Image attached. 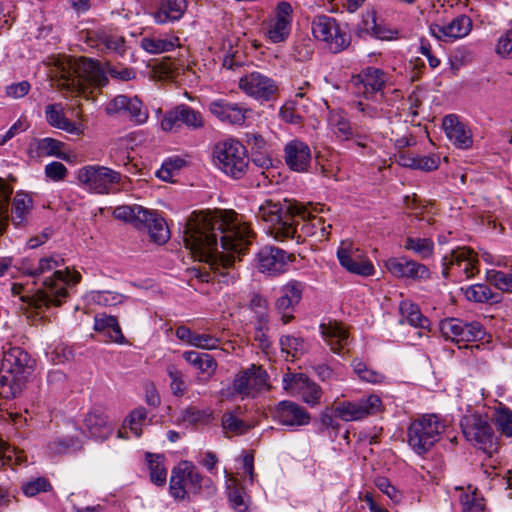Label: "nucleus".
Wrapping results in <instances>:
<instances>
[{
  "instance_id": "bb28decb",
  "label": "nucleus",
  "mask_w": 512,
  "mask_h": 512,
  "mask_svg": "<svg viewBox=\"0 0 512 512\" xmlns=\"http://www.w3.org/2000/svg\"><path fill=\"white\" fill-rule=\"evenodd\" d=\"M319 329L332 352L343 355L348 351L346 348L350 344V334L343 323L330 320L327 323H321Z\"/></svg>"
},
{
  "instance_id": "6e6552de",
  "label": "nucleus",
  "mask_w": 512,
  "mask_h": 512,
  "mask_svg": "<svg viewBox=\"0 0 512 512\" xmlns=\"http://www.w3.org/2000/svg\"><path fill=\"white\" fill-rule=\"evenodd\" d=\"M460 426L467 441L490 455L497 452L496 436L487 415L479 413L465 415L461 419Z\"/></svg>"
},
{
  "instance_id": "a211bd4d",
  "label": "nucleus",
  "mask_w": 512,
  "mask_h": 512,
  "mask_svg": "<svg viewBox=\"0 0 512 512\" xmlns=\"http://www.w3.org/2000/svg\"><path fill=\"white\" fill-rule=\"evenodd\" d=\"M209 112L224 124L244 125L252 110L245 103L232 102L227 98H217L209 103Z\"/></svg>"
},
{
  "instance_id": "49530a36",
  "label": "nucleus",
  "mask_w": 512,
  "mask_h": 512,
  "mask_svg": "<svg viewBox=\"0 0 512 512\" xmlns=\"http://www.w3.org/2000/svg\"><path fill=\"white\" fill-rule=\"evenodd\" d=\"M146 460L150 471V480L157 486H163L167 479V469L164 466V456L159 454H146Z\"/></svg>"
},
{
  "instance_id": "58836bf2",
  "label": "nucleus",
  "mask_w": 512,
  "mask_h": 512,
  "mask_svg": "<svg viewBox=\"0 0 512 512\" xmlns=\"http://www.w3.org/2000/svg\"><path fill=\"white\" fill-rule=\"evenodd\" d=\"M33 207L32 198L22 192L16 193L12 203L11 220L17 227L23 226L27 222V216Z\"/></svg>"
},
{
  "instance_id": "a18cd8bd",
  "label": "nucleus",
  "mask_w": 512,
  "mask_h": 512,
  "mask_svg": "<svg viewBox=\"0 0 512 512\" xmlns=\"http://www.w3.org/2000/svg\"><path fill=\"white\" fill-rule=\"evenodd\" d=\"M147 209H144L139 205H122L118 206L113 211L114 218L118 220H123L125 222H129L134 225V227H139L140 222L146 220Z\"/></svg>"
},
{
  "instance_id": "a878e982",
  "label": "nucleus",
  "mask_w": 512,
  "mask_h": 512,
  "mask_svg": "<svg viewBox=\"0 0 512 512\" xmlns=\"http://www.w3.org/2000/svg\"><path fill=\"white\" fill-rule=\"evenodd\" d=\"M106 111L108 114H128L130 119L136 124H143L148 119V111L137 97L131 98L125 95H118L108 103Z\"/></svg>"
},
{
  "instance_id": "4468645a",
  "label": "nucleus",
  "mask_w": 512,
  "mask_h": 512,
  "mask_svg": "<svg viewBox=\"0 0 512 512\" xmlns=\"http://www.w3.org/2000/svg\"><path fill=\"white\" fill-rule=\"evenodd\" d=\"M478 264L477 254L471 248L458 247L444 256L442 276L448 278L452 275L460 279H469L479 272Z\"/></svg>"
},
{
  "instance_id": "680f3d73",
  "label": "nucleus",
  "mask_w": 512,
  "mask_h": 512,
  "mask_svg": "<svg viewBox=\"0 0 512 512\" xmlns=\"http://www.w3.org/2000/svg\"><path fill=\"white\" fill-rule=\"evenodd\" d=\"M375 486L384 493L394 503H399L402 499L401 492L391 484L390 480L386 477H376L374 480Z\"/></svg>"
},
{
  "instance_id": "052dcab7",
  "label": "nucleus",
  "mask_w": 512,
  "mask_h": 512,
  "mask_svg": "<svg viewBox=\"0 0 512 512\" xmlns=\"http://www.w3.org/2000/svg\"><path fill=\"white\" fill-rule=\"evenodd\" d=\"M348 141H351L353 146L361 149L362 155L373 156L375 154V150L370 145L372 138L367 133L358 132L353 129L352 137Z\"/></svg>"
},
{
  "instance_id": "338daca9",
  "label": "nucleus",
  "mask_w": 512,
  "mask_h": 512,
  "mask_svg": "<svg viewBox=\"0 0 512 512\" xmlns=\"http://www.w3.org/2000/svg\"><path fill=\"white\" fill-rule=\"evenodd\" d=\"M62 146V142L47 137L39 140L37 149L43 155L60 157Z\"/></svg>"
},
{
  "instance_id": "e2e57ef3",
  "label": "nucleus",
  "mask_w": 512,
  "mask_h": 512,
  "mask_svg": "<svg viewBox=\"0 0 512 512\" xmlns=\"http://www.w3.org/2000/svg\"><path fill=\"white\" fill-rule=\"evenodd\" d=\"M364 26L366 32H371L378 39L389 40L393 38L394 32L378 25L374 14L368 15V19L364 21Z\"/></svg>"
},
{
  "instance_id": "0e129e2a",
  "label": "nucleus",
  "mask_w": 512,
  "mask_h": 512,
  "mask_svg": "<svg viewBox=\"0 0 512 512\" xmlns=\"http://www.w3.org/2000/svg\"><path fill=\"white\" fill-rule=\"evenodd\" d=\"M495 52L503 58L512 59V24L499 37Z\"/></svg>"
},
{
  "instance_id": "de8ad7c7",
  "label": "nucleus",
  "mask_w": 512,
  "mask_h": 512,
  "mask_svg": "<svg viewBox=\"0 0 512 512\" xmlns=\"http://www.w3.org/2000/svg\"><path fill=\"white\" fill-rule=\"evenodd\" d=\"M339 416L336 412L335 405H331L323 409L319 415L320 431L329 433L334 438L340 432L341 424L338 421Z\"/></svg>"
},
{
  "instance_id": "423d86ee",
  "label": "nucleus",
  "mask_w": 512,
  "mask_h": 512,
  "mask_svg": "<svg viewBox=\"0 0 512 512\" xmlns=\"http://www.w3.org/2000/svg\"><path fill=\"white\" fill-rule=\"evenodd\" d=\"M212 159L221 172L235 180L242 179L249 170L247 148L234 138L218 141L213 147Z\"/></svg>"
},
{
  "instance_id": "72a5a7b5",
  "label": "nucleus",
  "mask_w": 512,
  "mask_h": 512,
  "mask_svg": "<svg viewBox=\"0 0 512 512\" xmlns=\"http://www.w3.org/2000/svg\"><path fill=\"white\" fill-rule=\"evenodd\" d=\"M390 104L384 99L378 98L376 101L374 97L363 96V100L354 103L355 109L362 114L364 118L371 120L381 118H391L392 110L389 108Z\"/></svg>"
},
{
  "instance_id": "ddd939ff",
  "label": "nucleus",
  "mask_w": 512,
  "mask_h": 512,
  "mask_svg": "<svg viewBox=\"0 0 512 512\" xmlns=\"http://www.w3.org/2000/svg\"><path fill=\"white\" fill-rule=\"evenodd\" d=\"M302 207L304 213L299 211V215H295L293 226L296 228V233L295 237L290 239H295L297 243L304 241L306 237H315L320 241L328 239L331 225H326L325 220L315 214L319 210L318 207L313 206L312 203H302Z\"/></svg>"
},
{
  "instance_id": "5701e85b",
  "label": "nucleus",
  "mask_w": 512,
  "mask_h": 512,
  "mask_svg": "<svg viewBox=\"0 0 512 512\" xmlns=\"http://www.w3.org/2000/svg\"><path fill=\"white\" fill-rule=\"evenodd\" d=\"M353 84L357 88V92L363 96L384 99V86L387 82V74L376 67H367L363 69L357 76L353 77Z\"/></svg>"
},
{
  "instance_id": "cd10ccee",
  "label": "nucleus",
  "mask_w": 512,
  "mask_h": 512,
  "mask_svg": "<svg viewBox=\"0 0 512 512\" xmlns=\"http://www.w3.org/2000/svg\"><path fill=\"white\" fill-rule=\"evenodd\" d=\"M291 257L279 248L264 247L257 254L258 269L260 272L270 275L283 273L286 270L287 260Z\"/></svg>"
},
{
  "instance_id": "13d9d810",
  "label": "nucleus",
  "mask_w": 512,
  "mask_h": 512,
  "mask_svg": "<svg viewBox=\"0 0 512 512\" xmlns=\"http://www.w3.org/2000/svg\"><path fill=\"white\" fill-rule=\"evenodd\" d=\"M99 42L106 49L115 52L118 55H124L126 52L125 40L122 36L102 33L99 35Z\"/></svg>"
},
{
  "instance_id": "e433bc0d",
  "label": "nucleus",
  "mask_w": 512,
  "mask_h": 512,
  "mask_svg": "<svg viewBox=\"0 0 512 512\" xmlns=\"http://www.w3.org/2000/svg\"><path fill=\"white\" fill-rule=\"evenodd\" d=\"M45 117L49 125L64 130L71 134L79 135L81 133L79 127L68 118L65 117L61 104H49L45 108Z\"/></svg>"
},
{
  "instance_id": "f3484780",
  "label": "nucleus",
  "mask_w": 512,
  "mask_h": 512,
  "mask_svg": "<svg viewBox=\"0 0 512 512\" xmlns=\"http://www.w3.org/2000/svg\"><path fill=\"white\" fill-rule=\"evenodd\" d=\"M183 126L190 130L202 129L205 126L202 113L186 104H180L167 111L161 120V128L165 132H178Z\"/></svg>"
},
{
  "instance_id": "79ce46f5",
  "label": "nucleus",
  "mask_w": 512,
  "mask_h": 512,
  "mask_svg": "<svg viewBox=\"0 0 512 512\" xmlns=\"http://www.w3.org/2000/svg\"><path fill=\"white\" fill-rule=\"evenodd\" d=\"M178 41V37L145 36L140 40V47L150 54H161L172 51L178 45Z\"/></svg>"
},
{
  "instance_id": "37998d69",
  "label": "nucleus",
  "mask_w": 512,
  "mask_h": 512,
  "mask_svg": "<svg viewBox=\"0 0 512 512\" xmlns=\"http://www.w3.org/2000/svg\"><path fill=\"white\" fill-rule=\"evenodd\" d=\"M242 414V408L240 406L235 407L231 411H226L221 419V425L223 430L234 435H242L250 429V425L239 418Z\"/></svg>"
},
{
  "instance_id": "f704fd0d",
  "label": "nucleus",
  "mask_w": 512,
  "mask_h": 512,
  "mask_svg": "<svg viewBox=\"0 0 512 512\" xmlns=\"http://www.w3.org/2000/svg\"><path fill=\"white\" fill-rule=\"evenodd\" d=\"M146 220L140 222L139 230H147L150 238L158 244H164L170 238L169 228L165 220L157 213L147 210Z\"/></svg>"
},
{
  "instance_id": "a19ab883",
  "label": "nucleus",
  "mask_w": 512,
  "mask_h": 512,
  "mask_svg": "<svg viewBox=\"0 0 512 512\" xmlns=\"http://www.w3.org/2000/svg\"><path fill=\"white\" fill-rule=\"evenodd\" d=\"M454 489L456 492H459L458 497L462 504L463 512H487L484 499L477 494L476 488L469 485L466 490L458 486Z\"/></svg>"
},
{
  "instance_id": "c9c22d12",
  "label": "nucleus",
  "mask_w": 512,
  "mask_h": 512,
  "mask_svg": "<svg viewBox=\"0 0 512 512\" xmlns=\"http://www.w3.org/2000/svg\"><path fill=\"white\" fill-rule=\"evenodd\" d=\"M328 127L339 141H348L352 137L353 127L343 110L334 109L329 112Z\"/></svg>"
},
{
  "instance_id": "20e7f679",
  "label": "nucleus",
  "mask_w": 512,
  "mask_h": 512,
  "mask_svg": "<svg viewBox=\"0 0 512 512\" xmlns=\"http://www.w3.org/2000/svg\"><path fill=\"white\" fill-rule=\"evenodd\" d=\"M302 203L295 200H285L284 203L267 199L256 212V218L269 223V232L277 241H286L295 237L296 228L293 226L295 215L302 210Z\"/></svg>"
},
{
  "instance_id": "69168bd1",
  "label": "nucleus",
  "mask_w": 512,
  "mask_h": 512,
  "mask_svg": "<svg viewBox=\"0 0 512 512\" xmlns=\"http://www.w3.org/2000/svg\"><path fill=\"white\" fill-rule=\"evenodd\" d=\"M168 376L171 380V390L175 396H182L186 390L183 375L175 366L170 365L167 368Z\"/></svg>"
},
{
  "instance_id": "2f4dec72",
  "label": "nucleus",
  "mask_w": 512,
  "mask_h": 512,
  "mask_svg": "<svg viewBox=\"0 0 512 512\" xmlns=\"http://www.w3.org/2000/svg\"><path fill=\"white\" fill-rule=\"evenodd\" d=\"M285 389L291 388L292 383L300 389L302 400L308 405L314 407L320 403L322 397V389L315 382L310 381L303 374L286 375L283 378Z\"/></svg>"
},
{
  "instance_id": "2eb2a0df",
  "label": "nucleus",
  "mask_w": 512,
  "mask_h": 512,
  "mask_svg": "<svg viewBox=\"0 0 512 512\" xmlns=\"http://www.w3.org/2000/svg\"><path fill=\"white\" fill-rule=\"evenodd\" d=\"M238 87L244 94L260 102L274 100L279 90L274 79L258 71L240 77Z\"/></svg>"
},
{
  "instance_id": "774afa93",
  "label": "nucleus",
  "mask_w": 512,
  "mask_h": 512,
  "mask_svg": "<svg viewBox=\"0 0 512 512\" xmlns=\"http://www.w3.org/2000/svg\"><path fill=\"white\" fill-rule=\"evenodd\" d=\"M281 350L288 355H295L303 350V339L291 335L282 336L280 338Z\"/></svg>"
},
{
  "instance_id": "b1692460",
  "label": "nucleus",
  "mask_w": 512,
  "mask_h": 512,
  "mask_svg": "<svg viewBox=\"0 0 512 512\" xmlns=\"http://www.w3.org/2000/svg\"><path fill=\"white\" fill-rule=\"evenodd\" d=\"M472 29V20L467 15H458L447 24H431L430 33L437 40L453 42L467 36Z\"/></svg>"
},
{
  "instance_id": "6e6d98bb",
  "label": "nucleus",
  "mask_w": 512,
  "mask_h": 512,
  "mask_svg": "<svg viewBox=\"0 0 512 512\" xmlns=\"http://www.w3.org/2000/svg\"><path fill=\"white\" fill-rule=\"evenodd\" d=\"M23 462V455L17 452L14 447H11L0 438V467L20 465Z\"/></svg>"
},
{
  "instance_id": "603ef678",
  "label": "nucleus",
  "mask_w": 512,
  "mask_h": 512,
  "mask_svg": "<svg viewBox=\"0 0 512 512\" xmlns=\"http://www.w3.org/2000/svg\"><path fill=\"white\" fill-rule=\"evenodd\" d=\"M493 420L497 429L507 437L512 436V411L507 407L495 410Z\"/></svg>"
},
{
  "instance_id": "aec40b11",
  "label": "nucleus",
  "mask_w": 512,
  "mask_h": 512,
  "mask_svg": "<svg viewBox=\"0 0 512 512\" xmlns=\"http://www.w3.org/2000/svg\"><path fill=\"white\" fill-rule=\"evenodd\" d=\"M306 284L302 281L291 279L281 287V295L276 300L275 309L281 315L283 324L294 319V311L301 302Z\"/></svg>"
},
{
  "instance_id": "473e14b6",
  "label": "nucleus",
  "mask_w": 512,
  "mask_h": 512,
  "mask_svg": "<svg viewBox=\"0 0 512 512\" xmlns=\"http://www.w3.org/2000/svg\"><path fill=\"white\" fill-rule=\"evenodd\" d=\"M84 425L91 437L99 440H105L112 433V427L104 408L94 406L86 414Z\"/></svg>"
},
{
  "instance_id": "c756f323",
  "label": "nucleus",
  "mask_w": 512,
  "mask_h": 512,
  "mask_svg": "<svg viewBox=\"0 0 512 512\" xmlns=\"http://www.w3.org/2000/svg\"><path fill=\"white\" fill-rule=\"evenodd\" d=\"M442 127L449 140L459 149H469L473 144L472 133L454 114L446 115Z\"/></svg>"
},
{
  "instance_id": "09e8293b",
  "label": "nucleus",
  "mask_w": 512,
  "mask_h": 512,
  "mask_svg": "<svg viewBox=\"0 0 512 512\" xmlns=\"http://www.w3.org/2000/svg\"><path fill=\"white\" fill-rule=\"evenodd\" d=\"M352 367L354 373L358 376L361 381L368 382L371 384H380L385 380V375L380 371L370 368L361 359H354L352 361Z\"/></svg>"
},
{
  "instance_id": "39448f33",
  "label": "nucleus",
  "mask_w": 512,
  "mask_h": 512,
  "mask_svg": "<svg viewBox=\"0 0 512 512\" xmlns=\"http://www.w3.org/2000/svg\"><path fill=\"white\" fill-rule=\"evenodd\" d=\"M108 83L105 70L98 61L80 57L63 68L57 86L69 93H81L85 84L102 87Z\"/></svg>"
},
{
  "instance_id": "6ab92c4d",
  "label": "nucleus",
  "mask_w": 512,
  "mask_h": 512,
  "mask_svg": "<svg viewBox=\"0 0 512 512\" xmlns=\"http://www.w3.org/2000/svg\"><path fill=\"white\" fill-rule=\"evenodd\" d=\"M337 257L342 267L347 271L361 275L371 276L374 273L373 264L366 258L363 251L351 241H342Z\"/></svg>"
},
{
  "instance_id": "dca6fc26",
  "label": "nucleus",
  "mask_w": 512,
  "mask_h": 512,
  "mask_svg": "<svg viewBox=\"0 0 512 512\" xmlns=\"http://www.w3.org/2000/svg\"><path fill=\"white\" fill-rule=\"evenodd\" d=\"M334 405L339 419L345 422L361 421L382 410V400L376 394L355 401L335 402Z\"/></svg>"
},
{
  "instance_id": "c85d7f7f",
  "label": "nucleus",
  "mask_w": 512,
  "mask_h": 512,
  "mask_svg": "<svg viewBox=\"0 0 512 512\" xmlns=\"http://www.w3.org/2000/svg\"><path fill=\"white\" fill-rule=\"evenodd\" d=\"M284 159L291 170L306 172L311 163L310 147L305 142L294 139L286 144Z\"/></svg>"
},
{
  "instance_id": "9b49d317",
  "label": "nucleus",
  "mask_w": 512,
  "mask_h": 512,
  "mask_svg": "<svg viewBox=\"0 0 512 512\" xmlns=\"http://www.w3.org/2000/svg\"><path fill=\"white\" fill-rule=\"evenodd\" d=\"M313 36L327 44L333 53L345 50L351 42L350 35L334 18L322 15L312 21Z\"/></svg>"
},
{
  "instance_id": "bf43d9fd",
  "label": "nucleus",
  "mask_w": 512,
  "mask_h": 512,
  "mask_svg": "<svg viewBox=\"0 0 512 512\" xmlns=\"http://www.w3.org/2000/svg\"><path fill=\"white\" fill-rule=\"evenodd\" d=\"M485 336V330L481 323L477 321L465 322L460 342H475L482 340Z\"/></svg>"
},
{
  "instance_id": "7ed1b4c3",
  "label": "nucleus",
  "mask_w": 512,
  "mask_h": 512,
  "mask_svg": "<svg viewBox=\"0 0 512 512\" xmlns=\"http://www.w3.org/2000/svg\"><path fill=\"white\" fill-rule=\"evenodd\" d=\"M35 361L21 347H9L3 351L0 364V394L6 398L19 395Z\"/></svg>"
},
{
  "instance_id": "f03ea898",
  "label": "nucleus",
  "mask_w": 512,
  "mask_h": 512,
  "mask_svg": "<svg viewBox=\"0 0 512 512\" xmlns=\"http://www.w3.org/2000/svg\"><path fill=\"white\" fill-rule=\"evenodd\" d=\"M63 264L64 259L60 255L42 257L37 262L29 257L22 258L16 268L23 275L39 278L48 272L53 274L43 280L42 287L34 294L21 296L20 299L36 310L62 305L68 297V287L78 284L81 280L79 272L71 273L68 269L56 270Z\"/></svg>"
},
{
  "instance_id": "4d7b16f0",
  "label": "nucleus",
  "mask_w": 512,
  "mask_h": 512,
  "mask_svg": "<svg viewBox=\"0 0 512 512\" xmlns=\"http://www.w3.org/2000/svg\"><path fill=\"white\" fill-rule=\"evenodd\" d=\"M147 419V411L144 407H138L131 411L126 419L129 429L136 437L142 434V426Z\"/></svg>"
},
{
  "instance_id": "393cba45",
  "label": "nucleus",
  "mask_w": 512,
  "mask_h": 512,
  "mask_svg": "<svg viewBox=\"0 0 512 512\" xmlns=\"http://www.w3.org/2000/svg\"><path fill=\"white\" fill-rule=\"evenodd\" d=\"M273 418L279 424L289 428L306 426L311 420V416L305 408L287 400L278 403L273 412Z\"/></svg>"
},
{
  "instance_id": "1a4fd4ad",
  "label": "nucleus",
  "mask_w": 512,
  "mask_h": 512,
  "mask_svg": "<svg viewBox=\"0 0 512 512\" xmlns=\"http://www.w3.org/2000/svg\"><path fill=\"white\" fill-rule=\"evenodd\" d=\"M78 182L89 192L110 194L121 181V174L106 166L94 164L81 167L76 174Z\"/></svg>"
},
{
  "instance_id": "0eeeda50",
  "label": "nucleus",
  "mask_w": 512,
  "mask_h": 512,
  "mask_svg": "<svg viewBox=\"0 0 512 512\" xmlns=\"http://www.w3.org/2000/svg\"><path fill=\"white\" fill-rule=\"evenodd\" d=\"M445 429V421L439 415L424 414L408 426V445L418 455H424L440 440Z\"/></svg>"
},
{
  "instance_id": "ea45409f",
  "label": "nucleus",
  "mask_w": 512,
  "mask_h": 512,
  "mask_svg": "<svg viewBox=\"0 0 512 512\" xmlns=\"http://www.w3.org/2000/svg\"><path fill=\"white\" fill-rule=\"evenodd\" d=\"M182 357L187 363L199 370L203 374L213 375L217 369V362L213 356L208 353H199L196 351H185Z\"/></svg>"
},
{
  "instance_id": "f8f14e48",
  "label": "nucleus",
  "mask_w": 512,
  "mask_h": 512,
  "mask_svg": "<svg viewBox=\"0 0 512 512\" xmlns=\"http://www.w3.org/2000/svg\"><path fill=\"white\" fill-rule=\"evenodd\" d=\"M292 22L291 4L284 0L278 2L271 15L262 23L264 37L273 44L287 41L291 34Z\"/></svg>"
},
{
  "instance_id": "3c124183",
  "label": "nucleus",
  "mask_w": 512,
  "mask_h": 512,
  "mask_svg": "<svg viewBox=\"0 0 512 512\" xmlns=\"http://www.w3.org/2000/svg\"><path fill=\"white\" fill-rule=\"evenodd\" d=\"M464 321L457 318H448L440 323V329L445 338L459 343L463 332Z\"/></svg>"
},
{
  "instance_id": "412c9836",
  "label": "nucleus",
  "mask_w": 512,
  "mask_h": 512,
  "mask_svg": "<svg viewBox=\"0 0 512 512\" xmlns=\"http://www.w3.org/2000/svg\"><path fill=\"white\" fill-rule=\"evenodd\" d=\"M384 267L394 277L400 279L422 282L431 278V272L426 265L406 256L390 257L384 262Z\"/></svg>"
},
{
  "instance_id": "4c0bfd02",
  "label": "nucleus",
  "mask_w": 512,
  "mask_h": 512,
  "mask_svg": "<svg viewBox=\"0 0 512 512\" xmlns=\"http://www.w3.org/2000/svg\"><path fill=\"white\" fill-rule=\"evenodd\" d=\"M399 310L402 316L401 322H407L415 328L428 329L430 321L424 317L417 304L410 300H403L400 302Z\"/></svg>"
},
{
  "instance_id": "4be33fe9",
  "label": "nucleus",
  "mask_w": 512,
  "mask_h": 512,
  "mask_svg": "<svg viewBox=\"0 0 512 512\" xmlns=\"http://www.w3.org/2000/svg\"><path fill=\"white\" fill-rule=\"evenodd\" d=\"M268 380L267 372L261 367L251 365L249 368L240 371L233 380V391L242 398L249 397L266 387Z\"/></svg>"
},
{
  "instance_id": "c03bdc74",
  "label": "nucleus",
  "mask_w": 512,
  "mask_h": 512,
  "mask_svg": "<svg viewBox=\"0 0 512 512\" xmlns=\"http://www.w3.org/2000/svg\"><path fill=\"white\" fill-rule=\"evenodd\" d=\"M465 297L476 303H498L501 295L493 292L491 288L485 284H475L465 289Z\"/></svg>"
},
{
  "instance_id": "9d476101",
  "label": "nucleus",
  "mask_w": 512,
  "mask_h": 512,
  "mask_svg": "<svg viewBox=\"0 0 512 512\" xmlns=\"http://www.w3.org/2000/svg\"><path fill=\"white\" fill-rule=\"evenodd\" d=\"M203 477L193 463L182 461L174 467L170 477V494L174 499L184 500L190 495H196L202 488Z\"/></svg>"
},
{
  "instance_id": "7c9ffc66",
  "label": "nucleus",
  "mask_w": 512,
  "mask_h": 512,
  "mask_svg": "<svg viewBox=\"0 0 512 512\" xmlns=\"http://www.w3.org/2000/svg\"><path fill=\"white\" fill-rule=\"evenodd\" d=\"M186 9V0H157L151 15L157 24L163 25L180 20Z\"/></svg>"
},
{
  "instance_id": "864d4df0",
  "label": "nucleus",
  "mask_w": 512,
  "mask_h": 512,
  "mask_svg": "<svg viewBox=\"0 0 512 512\" xmlns=\"http://www.w3.org/2000/svg\"><path fill=\"white\" fill-rule=\"evenodd\" d=\"M21 489L25 496L34 497L39 493L48 492L52 489L50 481L45 477H37L23 482Z\"/></svg>"
},
{
  "instance_id": "5fc2aeb1",
  "label": "nucleus",
  "mask_w": 512,
  "mask_h": 512,
  "mask_svg": "<svg viewBox=\"0 0 512 512\" xmlns=\"http://www.w3.org/2000/svg\"><path fill=\"white\" fill-rule=\"evenodd\" d=\"M487 279L498 290L512 293V273L489 270L487 272Z\"/></svg>"
},
{
  "instance_id": "8fccbe9b",
  "label": "nucleus",
  "mask_w": 512,
  "mask_h": 512,
  "mask_svg": "<svg viewBox=\"0 0 512 512\" xmlns=\"http://www.w3.org/2000/svg\"><path fill=\"white\" fill-rule=\"evenodd\" d=\"M406 250H411L421 258H429L433 254L434 243L429 238L408 237L404 245Z\"/></svg>"
},
{
  "instance_id": "f257e3e1",
  "label": "nucleus",
  "mask_w": 512,
  "mask_h": 512,
  "mask_svg": "<svg viewBox=\"0 0 512 512\" xmlns=\"http://www.w3.org/2000/svg\"><path fill=\"white\" fill-rule=\"evenodd\" d=\"M185 247L199 261L205 262L211 273L201 275L202 281L218 277V281L234 283L236 257L245 253L254 237L253 231L232 210L193 213L184 226Z\"/></svg>"
}]
</instances>
